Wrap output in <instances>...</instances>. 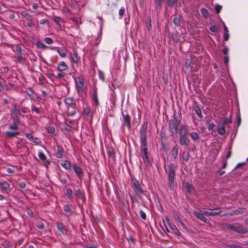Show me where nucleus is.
I'll return each mask as SVG.
<instances>
[{"mask_svg": "<svg viewBox=\"0 0 248 248\" xmlns=\"http://www.w3.org/2000/svg\"><path fill=\"white\" fill-rule=\"evenodd\" d=\"M180 122L181 119H179L175 114L173 115V119L169 121L168 128L171 136L173 137L174 134L178 132V127Z\"/></svg>", "mask_w": 248, "mask_h": 248, "instance_id": "nucleus-1", "label": "nucleus"}, {"mask_svg": "<svg viewBox=\"0 0 248 248\" xmlns=\"http://www.w3.org/2000/svg\"><path fill=\"white\" fill-rule=\"evenodd\" d=\"M168 176V187L170 190H172L174 188V177L175 176V166L170 163L169 166Z\"/></svg>", "mask_w": 248, "mask_h": 248, "instance_id": "nucleus-2", "label": "nucleus"}, {"mask_svg": "<svg viewBox=\"0 0 248 248\" xmlns=\"http://www.w3.org/2000/svg\"><path fill=\"white\" fill-rule=\"evenodd\" d=\"M76 88L79 94L82 95L86 94V89L84 86V79L82 77H78L75 78Z\"/></svg>", "mask_w": 248, "mask_h": 248, "instance_id": "nucleus-3", "label": "nucleus"}, {"mask_svg": "<svg viewBox=\"0 0 248 248\" xmlns=\"http://www.w3.org/2000/svg\"><path fill=\"white\" fill-rule=\"evenodd\" d=\"M227 228L239 233L245 234L248 232V229L240 224L228 225Z\"/></svg>", "mask_w": 248, "mask_h": 248, "instance_id": "nucleus-4", "label": "nucleus"}, {"mask_svg": "<svg viewBox=\"0 0 248 248\" xmlns=\"http://www.w3.org/2000/svg\"><path fill=\"white\" fill-rule=\"evenodd\" d=\"M73 196L74 199H75L77 202H78L79 200H81L83 203L84 202L85 200L84 193L82 192L79 189H78L74 191Z\"/></svg>", "mask_w": 248, "mask_h": 248, "instance_id": "nucleus-5", "label": "nucleus"}, {"mask_svg": "<svg viewBox=\"0 0 248 248\" xmlns=\"http://www.w3.org/2000/svg\"><path fill=\"white\" fill-rule=\"evenodd\" d=\"M132 182L135 188V191L140 194H144V191L141 187L139 182L135 178H132Z\"/></svg>", "mask_w": 248, "mask_h": 248, "instance_id": "nucleus-6", "label": "nucleus"}, {"mask_svg": "<svg viewBox=\"0 0 248 248\" xmlns=\"http://www.w3.org/2000/svg\"><path fill=\"white\" fill-rule=\"evenodd\" d=\"M50 49L56 50L62 57H66L68 52L67 49L65 47H62V48L58 47H50Z\"/></svg>", "mask_w": 248, "mask_h": 248, "instance_id": "nucleus-7", "label": "nucleus"}, {"mask_svg": "<svg viewBox=\"0 0 248 248\" xmlns=\"http://www.w3.org/2000/svg\"><path fill=\"white\" fill-rule=\"evenodd\" d=\"M166 221L169 224L170 228L173 231L174 233L177 236H180L181 233L176 226L170 222V219L166 217Z\"/></svg>", "mask_w": 248, "mask_h": 248, "instance_id": "nucleus-8", "label": "nucleus"}, {"mask_svg": "<svg viewBox=\"0 0 248 248\" xmlns=\"http://www.w3.org/2000/svg\"><path fill=\"white\" fill-rule=\"evenodd\" d=\"M72 167L78 178L81 179L84 175V172L82 169L78 167L77 164H74Z\"/></svg>", "mask_w": 248, "mask_h": 248, "instance_id": "nucleus-9", "label": "nucleus"}, {"mask_svg": "<svg viewBox=\"0 0 248 248\" xmlns=\"http://www.w3.org/2000/svg\"><path fill=\"white\" fill-rule=\"evenodd\" d=\"M148 123L145 121L142 124L141 128L140 130V138H147V130Z\"/></svg>", "mask_w": 248, "mask_h": 248, "instance_id": "nucleus-10", "label": "nucleus"}, {"mask_svg": "<svg viewBox=\"0 0 248 248\" xmlns=\"http://www.w3.org/2000/svg\"><path fill=\"white\" fill-rule=\"evenodd\" d=\"M64 102L66 105L68 110L70 107H73L76 106L75 99L73 97H66L64 100Z\"/></svg>", "mask_w": 248, "mask_h": 248, "instance_id": "nucleus-11", "label": "nucleus"}, {"mask_svg": "<svg viewBox=\"0 0 248 248\" xmlns=\"http://www.w3.org/2000/svg\"><path fill=\"white\" fill-rule=\"evenodd\" d=\"M190 141L188 139L187 136H180L179 137V143L182 146H188Z\"/></svg>", "mask_w": 248, "mask_h": 248, "instance_id": "nucleus-12", "label": "nucleus"}, {"mask_svg": "<svg viewBox=\"0 0 248 248\" xmlns=\"http://www.w3.org/2000/svg\"><path fill=\"white\" fill-rule=\"evenodd\" d=\"M140 149L143 153L148 152L147 138H140Z\"/></svg>", "mask_w": 248, "mask_h": 248, "instance_id": "nucleus-13", "label": "nucleus"}, {"mask_svg": "<svg viewBox=\"0 0 248 248\" xmlns=\"http://www.w3.org/2000/svg\"><path fill=\"white\" fill-rule=\"evenodd\" d=\"M57 228L58 231L63 235H66L67 233V230L65 228L62 222L57 221L56 222Z\"/></svg>", "mask_w": 248, "mask_h": 248, "instance_id": "nucleus-14", "label": "nucleus"}, {"mask_svg": "<svg viewBox=\"0 0 248 248\" xmlns=\"http://www.w3.org/2000/svg\"><path fill=\"white\" fill-rule=\"evenodd\" d=\"M211 210H213V212H208V211H205L204 212V214L205 216H215L217 215H218L221 212V209L219 207H216L214 208V209Z\"/></svg>", "mask_w": 248, "mask_h": 248, "instance_id": "nucleus-15", "label": "nucleus"}, {"mask_svg": "<svg viewBox=\"0 0 248 248\" xmlns=\"http://www.w3.org/2000/svg\"><path fill=\"white\" fill-rule=\"evenodd\" d=\"M123 121L126 126L128 127V129L131 128V124L130 121L131 118L128 114H124L123 112L122 113Z\"/></svg>", "mask_w": 248, "mask_h": 248, "instance_id": "nucleus-16", "label": "nucleus"}, {"mask_svg": "<svg viewBox=\"0 0 248 248\" xmlns=\"http://www.w3.org/2000/svg\"><path fill=\"white\" fill-rule=\"evenodd\" d=\"M21 121L18 118L13 119V124L9 126L11 130H17L18 128V126L20 124Z\"/></svg>", "mask_w": 248, "mask_h": 248, "instance_id": "nucleus-17", "label": "nucleus"}, {"mask_svg": "<svg viewBox=\"0 0 248 248\" xmlns=\"http://www.w3.org/2000/svg\"><path fill=\"white\" fill-rule=\"evenodd\" d=\"M194 215L199 219L202 221L204 223H207V219L204 217V214L198 211L193 212Z\"/></svg>", "mask_w": 248, "mask_h": 248, "instance_id": "nucleus-18", "label": "nucleus"}, {"mask_svg": "<svg viewBox=\"0 0 248 248\" xmlns=\"http://www.w3.org/2000/svg\"><path fill=\"white\" fill-rule=\"evenodd\" d=\"M164 0H154L155 10L156 11L157 14L161 10L162 3Z\"/></svg>", "mask_w": 248, "mask_h": 248, "instance_id": "nucleus-19", "label": "nucleus"}, {"mask_svg": "<svg viewBox=\"0 0 248 248\" xmlns=\"http://www.w3.org/2000/svg\"><path fill=\"white\" fill-rule=\"evenodd\" d=\"M193 109L195 111L196 114L198 116V117L200 118H202V111L199 106L198 105L197 102L194 101L193 106Z\"/></svg>", "mask_w": 248, "mask_h": 248, "instance_id": "nucleus-20", "label": "nucleus"}, {"mask_svg": "<svg viewBox=\"0 0 248 248\" xmlns=\"http://www.w3.org/2000/svg\"><path fill=\"white\" fill-rule=\"evenodd\" d=\"M179 133L180 136H188V131L187 126L185 124L182 125L179 130Z\"/></svg>", "mask_w": 248, "mask_h": 248, "instance_id": "nucleus-21", "label": "nucleus"}, {"mask_svg": "<svg viewBox=\"0 0 248 248\" xmlns=\"http://www.w3.org/2000/svg\"><path fill=\"white\" fill-rule=\"evenodd\" d=\"M92 99L95 106L97 107L99 105V103L97 97V89L96 88H93Z\"/></svg>", "mask_w": 248, "mask_h": 248, "instance_id": "nucleus-22", "label": "nucleus"}, {"mask_svg": "<svg viewBox=\"0 0 248 248\" xmlns=\"http://www.w3.org/2000/svg\"><path fill=\"white\" fill-rule=\"evenodd\" d=\"M224 248H243L240 243L223 244Z\"/></svg>", "mask_w": 248, "mask_h": 248, "instance_id": "nucleus-23", "label": "nucleus"}, {"mask_svg": "<svg viewBox=\"0 0 248 248\" xmlns=\"http://www.w3.org/2000/svg\"><path fill=\"white\" fill-rule=\"evenodd\" d=\"M38 156L40 159L43 161L44 164L45 166L47 167L50 164V161L46 159V155L42 152H39Z\"/></svg>", "mask_w": 248, "mask_h": 248, "instance_id": "nucleus-24", "label": "nucleus"}, {"mask_svg": "<svg viewBox=\"0 0 248 248\" xmlns=\"http://www.w3.org/2000/svg\"><path fill=\"white\" fill-rule=\"evenodd\" d=\"M9 184L8 182L5 181L3 182H0V187L2 188V191L8 193L10 191Z\"/></svg>", "mask_w": 248, "mask_h": 248, "instance_id": "nucleus-25", "label": "nucleus"}, {"mask_svg": "<svg viewBox=\"0 0 248 248\" xmlns=\"http://www.w3.org/2000/svg\"><path fill=\"white\" fill-rule=\"evenodd\" d=\"M57 150L55 153V156L59 158H62L63 155V149L61 145H57Z\"/></svg>", "mask_w": 248, "mask_h": 248, "instance_id": "nucleus-26", "label": "nucleus"}, {"mask_svg": "<svg viewBox=\"0 0 248 248\" xmlns=\"http://www.w3.org/2000/svg\"><path fill=\"white\" fill-rule=\"evenodd\" d=\"M247 211L246 208L243 207V208H239L237 210H233L232 211L231 213L230 214L231 216H233V215H238L240 214H242L244 213H245Z\"/></svg>", "mask_w": 248, "mask_h": 248, "instance_id": "nucleus-27", "label": "nucleus"}, {"mask_svg": "<svg viewBox=\"0 0 248 248\" xmlns=\"http://www.w3.org/2000/svg\"><path fill=\"white\" fill-rule=\"evenodd\" d=\"M19 134V132L16 131L14 132L6 131L4 133L5 136L8 138H12Z\"/></svg>", "mask_w": 248, "mask_h": 248, "instance_id": "nucleus-28", "label": "nucleus"}, {"mask_svg": "<svg viewBox=\"0 0 248 248\" xmlns=\"http://www.w3.org/2000/svg\"><path fill=\"white\" fill-rule=\"evenodd\" d=\"M25 136L29 140L37 144L41 142V141L39 140V139L37 137H34L30 133H26Z\"/></svg>", "mask_w": 248, "mask_h": 248, "instance_id": "nucleus-29", "label": "nucleus"}, {"mask_svg": "<svg viewBox=\"0 0 248 248\" xmlns=\"http://www.w3.org/2000/svg\"><path fill=\"white\" fill-rule=\"evenodd\" d=\"M65 195L69 200L73 201L74 200L73 191L70 188H67L66 189Z\"/></svg>", "mask_w": 248, "mask_h": 248, "instance_id": "nucleus-30", "label": "nucleus"}, {"mask_svg": "<svg viewBox=\"0 0 248 248\" xmlns=\"http://www.w3.org/2000/svg\"><path fill=\"white\" fill-rule=\"evenodd\" d=\"M173 21L176 26H180L182 21V17L180 15L175 16Z\"/></svg>", "mask_w": 248, "mask_h": 248, "instance_id": "nucleus-31", "label": "nucleus"}, {"mask_svg": "<svg viewBox=\"0 0 248 248\" xmlns=\"http://www.w3.org/2000/svg\"><path fill=\"white\" fill-rule=\"evenodd\" d=\"M71 61L75 62L78 63L79 60V58L78 56V52L76 50L73 51V53L71 55Z\"/></svg>", "mask_w": 248, "mask_h": 248, "instance_id": "nucleus-32", "label": "nucleus"}, {"mask_svg": "<svg viewBox=\"0 0 248 248\" xmlns=\"http://www.w3.org/2000/svg\"><path fill=\"white\" fill-rule=\"evenodd\" d=\"M58 70L60 72L66 70L68 68L67 65L64 62H61L58 66Z\"/></svg>", "mask_w": 248, "mask_h": 248, "instance_id": "nucleus-33", "label": "nucleus"}, {"mask_svg": "<svg viewBox=\"0 0 248 248\" xmlns=\"http://www.w3.org/2000/svg\"><path fill=\"white\" fill-rule=\"evenodd\" d=\"M178 146L176 145L171 151V155L174 159H175L178 155Z\"/></svg>", "mask_w": 248, "mask_h": 248, "instance_id": "nucleus-34", "label": "nucleus"}, {"mask_svg": "<svg viewBox=\"0 0 248 248\" xmlns=\"http://www.w3.org/2000/svg\"><path fill=\"white\" fill-rule=\"evenodd\" d=\"M142 159L144 162H146L147 164L151 166L152 165L151 161H150V157L149 156L148 152L143 153Z\"/></svg>", "mask_w": 248, "mask_h": 248, "instance_id": "nucleus-35", "label": "nucleus"}, {"mask_svg": "<svg viewBox=\"0 0 248 248\" xmlns=\"http://www.w3.org/2000/svg\"><path fill=\"white\" fill-rule=\"evenodd\" d=\"M232 114L231 115L230 118H228L227 117H225L223 119L222 124L223 125L226 126V127H229V124L232 123Z\"/></svg>", "mask_w": 248, "mask_h": 248, "instance_id": "nucleus-36", "label": "nucleus"}, {"mask_svg": "<svg viewBox=\"0 0 248 248\" xmlns=\"http://www.w3.org/2000/svg\"><path fill=\"white\" fill-rule=\"evenodd\" d=\"M62 166L66 170H70L71 168V165L69 161L67 160H64L61 164Z\"/></svg>", "mask_w": 248, "mask_h": 248, "instance_id": "nucleus-37", "label": "nucleus"}, {"mask_svg": "<svg viewBox=\"0 0 248 248\" xmlns=\"http://www.w3.org/2000/svg\"><path fill=\"white\" fill-rule=\"evenodd\" d=\"M145 24L147 30L150 31L152 28L151 18L150 16L146 17L145 18Z\"/></svg>", "mask_w": 248, "mask_h": 248, "instance_id": "nucleus-38", "label": "nucleus"}, {"mask_svg": "<svg viewBox=\"0 0 248 248\" xmlns=\"http://www.w3.org/2000/svg\"><path fill=\"white\" fill-rule=\"evenodd\" d=\"M185 186L186 191L190 194L192 192V191L194 190V188L193 186L190 184L189 183L186 182L185 184Z\"/></svg>", "mask_w": 248, "mask_h": 248, "instance_id": "nucleus-39", "label": "nucleus"}, {"mask_svg": "<svg viewBox=\"0 0 248 248\" xmlns=\"http://www.w3.org/2000/svg\"><path fill=\"white\" fill-rule=\"evenodd\" d=\"M36 46L38 48L45 49L50 47L46 46L44 44L40 41H37L36 43Z\"/></svg>", "mask_w": 248, "mask_h": 248, "instance_id": "nucleus-40", "label": "nucleus"}, {"mask_svg": "<svg viewBox=\"0 0 248 248\" xmlns=\"http://www.w3.org/2000/svg\"><path fill=\"white\" fill-rule=\"evenodd\" d=\"M171 38L174 42L176 43H178L180 41L179 37L177 31L175 32H173L171 34Z\"/></svg>", "mask_w": 248, "mask_h": 248, "instance_id": "nucleus-41", "label": "nucleus"}, {"mask_svg": "<svg viewBox=\"0 0 248 248\" xmlns=\"http://www.w3.org/2000/svg\"><path fill=\"white\" fill-rule=\"evenodd\" d=\"M107 154L109 159H112L113 161L115 160V153L113 149H109L107 151Z\"/></svg>", "mask_w": 248, "mask_h": 248, "instance_id": "nucleus-42", "label": "nucleus"}, {"mask_svg": "<svg viewBox=\"0 0 248 248\" xmlns=\"http://www.w3.org/2000/svg\"><path fill=\"white\" fill-rule=\"evenodd\" d=\"M190 137L194 141H197L200 140V136L198 133L193 132L189 134Z\"/></svg>", "mask_w": 248, "mask_h": 248, "instance_id": "nucleus-43", "label": "nucleus"}, {"mask_svg": "<svg viewBox=\"0 0 248 248\" xmlns=\"http://www.w3.org/2000/svg\"><path fill=\"white\" fill-rule=\"evenodd\" d=\"M226 126L222 124L220 127H218L217 129V133L220 135H223L226 133L225 127Z\"/></svg>", "mask_w": 248, "mask_h": 248, "instance_id": "nucleus-44", "label": "nucleus"}, {"mask_svg": "<svg viewBox=\"0 0 248 248\" xmlns=\"http://www.w3.org/2000/svg\"><path fill=\"white\" fill-rule=\"evenodd\" d=\"M12 114L15 115H17L20 114V110L19 107H17L16 105H14V108L11 111Z\"/></svg>", "mask_w": 248, "mask_h": 248, "instance_id": "nucleus-45", "label": "nucleus"}, {"mask_svg": "<svg viewBox=\"0 0 248 248\" xmlns=\"http://www.w3.org/2000/svg\"><path fill=\"white\" fill-rule=\"evenodd\" d=\"M161 147L162 150L165 152H167L169 151V145L165 143V142L164 140H162L161 142Z\"/></svg>", "mask_w": 248, "mask_h": 248, "instance_id": "nucleus-46", "label": "nucleus"}, {"mask_svg": "<svg viewBox=\"0 0 248 248\" xmlns=\"http://www.w3.org/2000/svg\"><path fill=\"white\" fill-rule=\"evenodd\" d=\"M25 141L23 140H20L17 141V142H16L17 148L18 149L21 148L23 146V145L25 144Z\"/></svg>", "mask_w": 248, "mask_h": 248, "instance_id": "nucleus-47", "label": "nucleus"}, {"mask_svg": "<svg viewBox=\"0 0 248 248\" xmlns=\"http://www.w3.org/2000/svg\"><path fill=\"white\" fill-rule=\"evenodd\" d=\"M72 108H73V110H72L71 111H69L70 109L69 110H68V112H67L68 116H73L76 114V108L75 107H73Z\"/></svg>", "mask_w": 248, "mask_h": 248, "instance_id": "nucleus-48", "label": "nucleus"}, {"mask_svg": "<svg viewBox=\"0 0 248 248\" xmlns=\"http://www.w3.org/2000/svg\"><path fill=\"white\" fill-rule=\"evenodd\" d=\"M183 159L186 161H188L189 158V154L186 152H184L182 154Z\"/></svg>", "mask_w": 248, "mask_h": 248, "instance_id": "nucleus-49", "label": "nucleus"}, {"mask_svg": "<svg viewBox=\"0 0 248 248\" xmlns=\"http://www.w3.org/2000/svg\"><path fill=\"white\" fill-rule=\"evenodd\" d=\"M202 15L204 17H207L208 16V11L205 8H202L201 10Z\"/></svg>", "mask_w": 248, "mask_h": 248, "instance_id": "nucleus-50", "label": "nucleus"}, {"mask_svg": "<svg viewBox=\"0 0 248 248\" xmlns=\"http://www.w3.org/2000/svg\"><path fill=\"white\" fill-rule=\"evenodd\" d=\"M160 137H161V142H162V140H164V141H166L167 137L166 135L165 131L161 130L160 132Z\"/></svg>", "mask_w": 248, "mask_h": 248, "instance_id": "nucleus-51", "label": "nucleus"}, {"mask_svg": "<svg viewBox=\"0 0 248 248\" xmlns=\"http://www.w3.org/2000/svg\"><path fill=\"white\" fill-rule=\"evenodd\" d=\"M178 0H168V5L170 7H172L175 4H176Z\"/></svg>", "mask_w": 248, "mask_h": 248, "instance_id": "nucleus-52", "label": "nucleus"}, {"mask_svg": "<svg viewBox=\"0 0 248 248\" xmlns=\"http://www.w3.org/2000/svg\"><path fill=\"white\" fill-rule=\"evenodd\" d=\"M209 29H210L211 31H212V32H213L214 33H217L218 31V28L217 27V26L216 25H212V26H211L210 27Z\"/></svg>", "mask_w": 248, "mask_h": 248, "instance_id": "nucleus-53", "label": "nucleus"}, {"mask_svg": "<svg viewBox=\"0 0 248 248\" xmlns=\"http://www.w3.org/2000/svg\"><path fill=\"white\" fill-rule=\"evenodd\" d=\"M91 111V108L89 107H86L85 108H84L83 113L84 114V115L87 116L90 114Z\"/></svg>", "mask_w": 248, "mask_h": 248, "instance_id": "nucleus-54", "label": "nucleus"}, {"mask_svg": "<svg viewBox=\"0 0 248 248\" xmlns=\"http://www.w3.org/2000/svg\"><path fill=\"white\" fill-rule=\"evenodd\" d=\"M36 226L39 229L43 230L44 229V225L41 221H38L36 223Z\"/></svg>", "mask_w": 248, "mask_h": 248, "instance_id": "nucleus-55", "label": "nucleus"}, {"mask_svg": "<svg viewBox=\"0 0 248 248\" xmlns=\"http://www.w3.org/2000/svg\"><path fill=\"white\" fill-rule=\"evenodd\" d=\"M236 116H237V124L238 126H239L241 123V116H240V112L239 110H238L236 113Z\"/></svg>", "mask_w": 248, "mask_h": 248, "instance_id": "nucleus-56", "label": "nucleus"}, {"mask_svg": "<svg viewBox=\"0 0 248 248\" xmlns=\"http://www.w3.org/2000/svg\"><path fill=\"white\" fill-rule=\"evenodd\" d=\"M26 93L29 96H31L33 94L34 92L31 88H28L27 90Z\"/></svg>", "mask_w": 248, "mask_h": 248, "instance_id": "nucleus-57", "label": "nucleus"}, {"mask_svg": "<svg viewBox=\"0 0 248 248\" xmlns=\"http://www.w3.org/2000/svg\"><path fill=\"white\" fill-rule=\"evenodd\" d=\"M222 9V6L218 4H217L215 6L216 12L217 14H218Z\"/></svg>", "mask_w": 248, "mask_h": 248, "instance_id": "nucleus-58", "label": "nucleus"}, {"mask_svg": "<svg viewBox=\"0 0 248 248\" xmlns=\"http://www.w3.org/2000/svg\"><path fill=\"white\" fill-rule=\"evenodd\" d=\"M45 42L47 44H51L53 43V40L49 38V37H46L45 39L44 40Z\"/></svg>", "mask_w": 248, "mask_h": 248, "instance_id": "nucleus-59", "label": "nucleus"}, {"mask_svg": "<svg viewBox=\"0 0 248 248\" xmlns=\"http://www.w3.org/2000/svg\"><path fill=\"white\" fill-rule=\"evenodd\" d=\"M55 128L53 126L48 127L47 130V132L50 134L54 133L55 132Z\"/></svg>", "mask_w": 248, "mask_h": 248, "instance_id": "nucleus-60", "label": "nucleus"}, {"mask_svg": "<svg viewBox=\"0 0 248 248\" xmlns=\"http://www.w3.org/2000/svg\"><path fill=\"white\" fill-rule=\"evenodd\" d=\"M99 78L103 81L105 80L104 74L102 71H99L98 72Z\"/></svg>", "mask_w": 248, "mask_h": 248, "instance_id": "nucleus-61", "label": "nucleus"}, {"mask_svg": "<svg viewBox=\"0 0 248 248\" xmlns=\"http://www.w3.org/2000/svg\"><path fill=\"white\" fill-rule=\"evenodd\" d=\"M39 81H40L42 84H44L46 83V79L42 76L41 75L38 78Z\"/></svg>", "mask_w": 248, "mask_h": 248, "instance_id": "nucleus-62", "label": "nucleus"}, {"mask_svg": "<svg viewBox=\"0 0 248 248\" xmlns=\"http://www.w3.org/2000/svg\"><path fill=\"white\" fill-rule=\"evenodd\" d=\"M140 214L141 217L143 219L145 220L146 219V215L145 213L142 210H140Z\"/></svg>", "mask_w": 248, "mask_h": 248, "instance_id": "nucleus-63", "label": "nucleus"}, {"mask_svg": "<svg viewBox=\"0 0 248 248\" xmlns=\"http://www.w3.org/2000/svg\"><path fill=\"white\" fill-rule=\"evenodd\" d=\"M27 212L29 216L32 217H34V213L31 209L28 208L27 210Z\"/></svg>", "mask_w": 248, "mask_h": 248, "instance_id": "nucleus-64", "label": "nucleus"}]
</instances>
